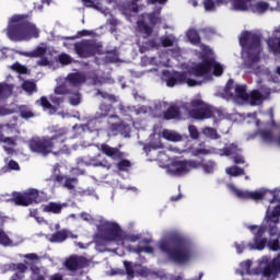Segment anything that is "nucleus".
<instances>
[{"instance_id": "1", "label": "nucleus", "mask_w": 280, "mask_h": 280, "mask_svg": "<svg viewBox=\"0 0 280 280\" xmlns=\"http://www.w3.org/2000/svg\"><path fill=\"white\" fill-rule=\"evenodd\" d=\"M159 248L165 253L174 264L182 266L188 264L194 257V243L187 236L179 233H172L160 242Z\"/></svg>"}, {"instance_id": "2", "label": "nucleus", "mask_w": 280, "mask_h": 280, "mask_svg": "<svg viewBox=\"0 0 280 280\" xmlns=\"http://www.w3.org/2000/svg\"><path fill=\"white\" fill-rule=\"evenodd\" d=\"M8 37L10 40H32L38 38L40 31L36 28V24L32 23V12L26 14H15L11 18L8 27Z\"/></svg>"}, {"instance_id": "3", "label": "nucleus", "mask_w": 280, "mask_h": 280, "mask_svg": "<svg viewBox=\"0 0 280 280\" xmlns=\"http://www.w3.org/2000/svg\"><path fill=\"white\" fill-rule=\"evenodd\" d=\"M240 45L247 54V59L252 65L261 59V36L250 31H244L240 36Z\"/></svg>"}, {"instance_id": "4", "label": "nucleus", "mask_w": 280, "mask_h": 280, "mask_svg": "<svg viewBox=\"0 0 280 280\" xmlns=\"http://www.w3.org/2000/svg\"><path fill=\"white\" fill-rule=\"evenodd\" d=\"M100 152L108 156L113 161H118L116 163V167L118 172H128L130 167H132V162L130 160L125 159L126 153L122 152L119 148H113L106 143H102L98 147Z\"/></svg>"}, {"instance_id": "5", "label": "nucleus", "mask_w": 280, "mask_h": 280, "mask_svg": "<svg viewBox=\"0 0 280 280\" xmlns=\"http://www.w3.org/2000/svg\"><path fill=\"white\" fill-rule=\"evenodd\" d=\"M102 51V44L95 39H82L74 43V54L79 58H93Z\"/></svg>"}, {"instance_id": "6", "label": "nucleus", "mask_w": 280, "mask_h": 280, "mask_svg": "<svg viewBox=\"0 0 280 280\" xmlns=\"http://www.w3.org/2000/svg\"><path fill=\"white\" fill-rule=\"evenodd\" d=\"M233 8L238 12H253L254 14H265L268 12L270 4L266 1L253 3V0H233Z\"/></svg>"}, {"instance_id": "7", "label": "nucleus", "mask_w": 280, "mask_h": 280, "mask_svg": "<svg viewBox=\"0 0 280 280\" xmlns=\"http://www.w3.org/2000/svg\"><path fill=\"white\" fill-rule=\"evenodd\" d=\"M11 200L16 205V207L38 205V202H40V192L36 188H31L24 192H13Z\"/></svg>"}, {"instance_id": "8", "label": "nucleus", "mask_w": 280, "mask_h": 280, "mask_svg": "<svg viewBox=\"0 0 280 280\" xmlns=\"http://www.w3.org/2000/svg\"><path fill=\"white\" fill-rule=\"evenodd\" d=\"M100 233L104 242H116V244H120L124 230L117 223L107 221L101 225Z\"/></svg>"}, {"instance_id": "9", "label": "nucleus", "mask_w": 280, "mask_h": 280, "mask_svg": "<svg viewBox=\"0 0 280 280\" xmlns=\"http://www.w3.org/2000/svg\"><path fill=\"white\" fill-rule=\"evenodd\" d=\"M190 106L192 109L189 110V115L192 119L202 121L203 119H211L213 117V109L201 100H192Z\"/></svg>"}, {"instance_id": "10", "label": "nucleus", "mask_w": 280, "mask_h": 280, "mask_svg": "<svg viewBox=\"0 0 280 280\" xmlns=\"http://www.w3.org/2000/svg\"><path fill=\"white\" fill-rule=\"evenodd\" d=\"M28 148L31 152L35 154H40L42 156H49L51 154V144L49 142V137H36L28 141Z\"/></svg>"}, {"instance_id": "11", "label": "nucleus", "mask_w": 280, "mask_h": 280, "mask_svg": "<svg viewBox=\"0 0 280 280\" xmlns=\"http://www.w3.org/2000/svg\"><path fill=\"white\" fill-rule=\"evenodd\" d=\"M197 167L196 160H176L172 162L170 172L173 176H185Z\"/></svg>"}, {"instance_id": "12", "label": "nucleus", "mask_w": 280, "mask_h": 280, "mask_svg": "<svg viewBox=\"0 0 280 280\" xmlns=\"http://www.w3.org/2000/svg\"><path fill=\"white\" fill-rule=\"evenodd\" d=\"M50 143V154H65L69 150L65 142L67 141V137H65V130H59L52 137L48 138Z\"/></svg>"}, {"instance_id": "13", "label": "nucleus", "mask_w": 280, "mask_h": 280, "mask_svg": "<svg viewBox=\"0 0 280 280\" xmlns=\"http://www.w3.org/2000/svg\"><path fill=\"white\" fill-rule=\"evenodd\" d=\"M21 56H25V58H40L37 61L38 67H49V59L45 57L47 54V48L38 46L33 51H22Z\"/></svg>"}, {"instance_id": "14", "label": "nucleus", "mask_w": 280, "mask_h": 280, "mask_svg": "<svg viewBox=\"0 0 280 280\" xmlns=\"http://www.w3.org/2000/svg\"><path fill=\"white\" fill-rule=\"evenodd\" d=\"M65 266L70 272H75V270L89 268V259L84 256H71L65 261Z\"/></svg>"}, {"instance_id": "15", "label": "nucleus", "mask_w": 280, "mask_h": 280, "mask_svg": "<svg viewBox=\"0 0 280 280\" xmlns=\"http://www.w3.org/2000/svg\"><path fill=\"white\" fill-rule=\"evenodd\" d=\"M211 65H213V60L209 59V57L207 56H203L202 62L192 67L190 73L196 78H202V75H207V73H210Z\"/></svg>"}, {"instance_id": "16", "label": "nucleus", "mask_w": 280, "mask_h": 280, "mask_svg": "<svg viewBox=\"0 0 280 280\" xmlns=\"http://www.w3.org/2000/svg\"><path fill=\"white\" fill-rule=\"evenodd\" d=\"M267 45L273 56H280V27L275 28L272 36L267 40Z\"/></svg>"}, {"instance_id": "17", "label": "nucleus", "mask_w": 280, "mask_h": 280, "mask_svg": "<svg viewBox=\"0 0 280 280\" xmlns=\"http://www.w3.org/2000/svg\"><path fill=\"white\" fill-rule=\"evenodd\" d=\"M195 163L197 166H195V170H202L205 172V174H213V172H215V161L213 160H208L205 161V159H202L201 161L195 160Z\"/></svg>"}, {"instance_id": "18", "label": "nucleus", "mask_w": 280, "mask_h": 280, "mask_svg": "<svg viewBox=\"0 0 280 280\" xmlns=\"http://www.w3.org/2000/svg\"><path fill=\"white\" fill-rule=\"evenodd\" d=\"M187 80V72L175 71L173 75L168 77L166 80V86L173 88L176 84H185Z\"/></svg>"}, {"instance_id": "19", "label": "nucleus", "mask_w": 280, "mask_h": 280, "mask_svg": "<svg viewBox=\"0 0 280 280\" xmlns=\"http://www.w3.org/2000/svg\"><path fill=\"white\" fill-rule=\"evenodd\" d=\"M183 115L180 114V107L178 105H171L163 113V119L166 121H171L172 119H180Z\"/></svg>"}, {"instance_id": "20", "label": "nucleus", "mask_w": 280, "mask_h": 280, "mask_svg": "<svg viewBox=\"0 0 280 280\" xmlns=\"http://www.w3.org/2000/svg\"><path fill=\"white\" fill-rule=\"evenodd\" d=\"M0 143L2 144L4 152L8 154H14V148H16V137L2 136Z\"/></svg>"}, {"instance_id": "21", "label": "nucleus", "mask_w": 280, "mask_h": 280, "mask_svg": "<svg viewBox=\"0 0 280 280\" xmlns=\"http://www.w3.org/2000/svg\"><path fill=\"white\" fill-rule=\"evenodd\" d=\"M67 81L71 86H80L86 82V75L80 72H72L67 75Z\"/></svg>"}, {"instance_id": "22", "label": "nucleus", "mask_w": 280, "mask_h": 280, "mask_svg": "<svg viewBox=\"0 0 280 280\" xmlns=\"http://www.w3.org/2000/svg\"><path fill=\"white\" fill-rule=\"evenodd\" d=\"M245 102H248L250 106H260V104H264L265 101L259 90H253L249 94H247V100Z\"/></svg>"}, {"instance_id": "23", "label": "nucleus", "mask_w": 280, "mask_h": 280, "mask_svg": "<svg viewBox=\"0 0 280 280\" xmlns=\"http://www.w3.org/2000/svg\"><path fill=\"white\" fill-rule=\"evenodd\" d=\"M266 194H270L272 196V199L270 200L271 205L277 202V195L272 190H267L265 192L249 191V200H264V198H266Z\"/></svg>"}, {"instance_id": "24", "label": "nucleus", "mask_w": 280, "mask_h": 280, "mask_svg": "<svg viewBox=\"0 0 280 280\" xmlns=\"http://www.w3.org/2000/svg\"><path fill=\"white\" fill-rule=\"evenodd\" d=\"M237 152H242V149H240V147L235 143H230L226 147H224L223 149L219 150V154L221 156H234L235 154H237Z\"/></svg>"}, {"instance_id": "25", "label": "nucleus", "mask_w": 280, "mask_h": 280, "mask_svg": "<svg viewBox=\"0 0 280 280\" xmlns=\"http://www.w3.org/2000/svg\"><path fill=\"white\" fill-rule=\"evenodd\" d=\"M12 93H14L13 84L0 82V100H8V97H12Z\"/></svg>"}, {"instance_id": "26", "label": "nucleus", "mask_w": 280, "mask_h": 280, "mask_svg": "<svg viewBox=\"0 0 280 280\" xmlns=\"http://www.w3.org/2000/svg\"><path fill=\"white\" fill-rule=\"evenodd\" d=\"M69 237L67 230L57 231L49 237L51 244H62Z\"/></svg>"}, {"instance_id": "27", "label": "nucleus", "mask_w": 280, "mask_h": 280, "mask_svg": "<svg viewBox=\"0 0 280 280\" xmlns=\"http://www.w3.org/2000/svg\"><path fill=\"white\" fill-rule=\"evenodd\" d=\"M110 113H113V105L101 104L100 113L96 114V119H104V117H110L113 119L115 115H110Z\"/></svg>"}, {"instance_id": "28", "label": "nucleus", "mask_w": 280, "mask_h": 280, "mask_svg": "<svg viewBox=\"0 0 280 280\" xmlns=\"http://www.w3.org/2000/svg\"><path fill=\"white\" fill-rule=\"evenodd\" d=\"M137 25H138V32H140V34H144V38H150V36H152L154 28L148 25L143 20H139L137 22Z\"/></svg>"}, {"instance_id": "29", "label": "nucleus", "mask_w": 280, "mask_h": 280, "mask_svg": "<svg viewBox=\"0 0 280 280\" xmlns=\"http://www.w3.org/2000/svg\"><path fill=\"white\" fill-rule=\"evenodd\" d=\"M44 211L46 213H54L55 215H58L62 213V205L50 201L48 205L45 206Z\"/></svg>"}, {"instance_id": "30", "label": "nucleus", "mask_w": 280, "mask_h": 280, "mask_svg": "<svg viewBox=\"0 0 280 280\" xmlns=\"http://www.w3.org/2000/svg\"><path fill=\"white\" fill-rule=\"evenodd\" d=\"M268 244V238H254V243H249V250H264Z\"/></svg>"}, {"instance_id": "31", "label": "nucleus", "mask_w": 280, "mask_h": 280, "mask_svg": "<svg viewBox=\"0 0 280 280\" xmlns=\"http://www.w3.org/2000/svg\"><path fill=\"white\" fill-rule=\"evenodd\" d=\"M21 170V166L19 165V162L14 160H10L5 166H3L0 170V176H3V174H8V172H19Z\"/></svg>"}, {"instance_id": "32", "label": "nucleus", "mask_w": 280, "mask_h": 280, "mask_svg": "<svg viewBox=\"0 0 280 280\" xmlns=\"http://www.w3.org/2000/svg\"><path fill=\"white\" fill-rule=\"evenodd\" d=\"M10 270L15 272V275H22V277H25V272H27V265L23 262H12L9 266Z\"/></svg>"}, {"instance_id": "33", "label": "nucleus", "mask_w": 280, "mask_h": 280, "mask_svg": "<svg viewBox=\"0 0 280 280\" xmlns=\"http://www.w3.org/2000/svg\"><path fill=\"white\" fill-rule=\"evenodd\" d=\"M258 135L262 141L266 143H272L275 142V133H272V130L270 129H260L258 131Z\"/></svg>"}, {"instance_id": "34", "label": "nucleus", "mask_w": 280, "mask_h": 280, "mask_svg": "<svg viewBox=\"0 0 280 280\" xmlns=\"http://www.w3.org/2000/svg\"><path fill=\"white\" fill-rule=\"evenodd\" d=\"M186 36L192 45H200V34L196 28L188 30Z\"/></svg>"}, {"instance_id": "35", "label": "nucleus", "mask_w": 280, "mask_h": 280, "mask_svg": "<svg viewBox=\"0 0 280 280\" xmlns=\"http://www.w3.org/2000/svg\"><path fill=\"white\" fill-rule=\"evenodd\" d=\"M226 172V175L228 176H232L234 178H236L237 176H244V174H246L244 172V168L237 166V165H233V166H230L225 170Z\"/></svg>"}, {"instance_id": "36", "label": "nucleus", "mask_w": 280, "mask_h": 280, "mask_svg": "<svg viewBox=\"0 0 280 280\" xmlns=\"http://www.w3.org/2000/svg\"><path fill=\"white\" fill-rule=\"evenodd\" d=\"M161 47V43L156 40V38L149 39L144 43L141 48V51H150L152 49H159Z\"/></svg>"}, {"instance_id": "37", "label": "nucleus", "mask_w": 280, "mask_h": 280, "mask_svg": "<svg viewBox=\"0 0 280 280\" xmlns=\"http://www.w3.org/2000/svg\"><path fill=\"white\" fill-rule=\"evenodd\" d=\"M163 139H166V141H180L182 137L179 133L164 129L162 131Z\"/></svg>"}, {"instance_id": "38", "label": "nucleus", "mask_w": 280, "mask_h": 280, "mask_svg": "<svg viewBox=\"0 0 280 280\" xmlns=\"http://www.w3.org/2000/svg\"><path fill=\"white\" fill-rule=\"evenodd\" d=\"M90 165L93 167H105V170H110L112 164L108 162V160L100 161L96 158L90 159Z\"/></svg>"}, {"instance_id": "39", "label": "nucleus", "mask_w": 280, "mask_h": 280, "mask_svg": "<svg viewBox=\"0 0 280 280\" xmlns=\"http://www.w3.org/2000/svg\"><path fill=\"white\" fill-rule=\"evenodd\" d=\"M209 60H212L211 69H213V75L220 78V75L224 73V68L222 67V65L215 61V58L210 57Z\"/></svg>"}, {"instance_id": "40", "label": "nucleus", "mask_w": 280, "mask_h": 280, "mask_svg": "<svg viewBox=\"0 0 280 280\" xmlns=\"http://www.w3.org/2000/svg\"><path fill=\"white\" fill-rule=\"evenodd\" d=\"M235 95L236 97H238V100H243V102H246V100H248V94L246 93V85L237 84L235 86Z\"/></svg>"}, {"instance_id": "41", "label": "nucleus", "mask_w": 280, "mask_h": 280, "mask_svg": "<svg viewBox=\"0 0 280 280\" xmlns=\"http://www.w3.org/2000/svg\"><path fill=\"white\" fill-rule=\"evenodd\" d=\"M36 104H39V106H42L44 110H52L54 113H56V107L51 105V103L49 102V100L46 98V96H42L39 101H36Z\"/></svg>"}, {"instance_id": "42", "label": "nucleus", "mask_w": 280, "mask_h": 280, "mask_svg": "<svg viewBox=\"0 0 280 280\" xmlns=\"http://www.w3.org/2000/svg\"><path fill=\"white\" fill-rule=\"evenodd\" d=\"M20 110V117L22 119H32L33 117H35L34 112H32L27 106L22 105L19 108Z\"/></svg>"}, {"instance_id": "43", "label": "nucleus", "mask_w": 280, "mask_h": 280, "mask_svg": "<svg viewBox=\"0 0 280 280\" xmlns=\"http://www.w3.org/2000/svg\"><path fill=\"white\" fill-rule=\"evenodd\" d=\"M139 240H141V235L139 234H128L126 232H122L119 244L124 245V242H139Z\"/></svg>"}, {"instance_id": "44", "label": "nucleus", "mask_w": 280, "mask_h": 280, "mask_svg": "<svg viewBox=\"0 0 280 280\" xmlns=\"http://www.w3.org/2000/svg\"><path fill=\"white\" fill-rule=\"evenodd\" d=\"M75 185H78V178L67 176L62 184V187L69 189L70 191H73V189H75Z\"/></svg>"}, {"instance_id": "45", "label": "nucleus", "mask_w": 280, "mask_h": 280, "mask_svg": "<svg viewBox=\"0 0 280 280\" xmlns=\"http://www.w3.org/2000/svg\"><path fill=\"white\" fill-rule=\"evenodd\" d=\"M22 89L28 93V95H32V93H36L37 91L36 83L34 81H24L22 83Z\"/></svg>"}, {"instance_id": "46", "label": "nucleus", "mask_w": 280, "mask_h": 280, "mask_svg": "<svg viewBox=\"0 0 280 280\" xmlns=\"http://www.w3.org/2000/svg\"><path fill=\"white\" fill-rule=\"evenodd\" d=\"M174 43H176V37L174 35L162 36L161 44L162 47H174Z\"/></svg>"}, {"instance_id": "47", "label": "nucleus", "mask_w": 280, "mask_h": 280, "mask_svg": "<svg viewBox=\"0 0 280 280\" xmlns=\"http://www.w3.org/2000/svg\"><path fill=\"white\" fill-rule=\"evenodd\" d=\"M203 135L206 137H208L209 139H212V140H218L220 139V136L218 135V130H215L214 128L212 127H206L203 129Z\"/></svg>"}, {"instance_id": "48", "label": "nucleus", "mask_w": 280, "mask_h": 280, "mask_svg": "<svg viewBox=\"0 0 280 280\" xmlns=\"http://www.w3.org/2000/svg\"><path fill=\"white\" fill-rule=\"evenodd\" d=\"M192 156H209V154H213V150L211 149H195L191 151Z\"/></svg>"}, {"instance_id": "49", "label": "nucleus", "mask_w": 280, "mask_h": 280, "mask_svg": "<svg viewBox=\"0 0 280 280\" xmlns=\"http://www.w3.org/2000/svg\"><path fill=\"white\" fill-rule=\"evenodd\" d=\"M124 267L129 279H135V268L132 267V262L125 260Z\"/></svg>"}, {"instance_id": "50", "label": "nucleus", "mask_w": 280, "mask_h": 280, "mask_svg": "<svg viewBox=\"0 0 280 280\" xmlns=\"http://www.w3.org/2000/svg\"><path fill=\"white\" fill-rule=\"evenodd\" d=\"M11 69L13 71H16V73H20L21 75H25L27 74V67L19 63V62H15L11 66Z\"/></svg>"}, {"instance_id": "51", "label": "nucleus", "mask_w": 280, "mask_h": 280, "mask_svg": "<svg viewBox=\"0 0 280 280\" xmlns=\"http://www.w3.org/2000/svg\"><path fill=\"white\" fill-rule=\"evenodd\" d=\"M67 176L60 174V173H55L50 176V180H52V183H58V185H62V183H65Z\"/></svg>"}, {"instance_id": "52", "label": "nucleus", "mask_w": 280, "mask_h": 280, "mask_svg": "<svg viewBox=\"0 0 280 280\" xmlns=\"http://www.w3.org/2000/svg\"><path fill=\"white\" fill-rule=\"evenodd\" d=\"M264 277H272V275H277V271L275 269V264L267 265L262 270Z\"/></svg>"}, {"instance_id": "53", "label": "nucleus", "mask_w": 280, "mask_h": 280, "mask_svg": "<svg viewBox=\"0 0 280 280\" xmlns=\"http://www.w3.org/2000/svg\"><path fill=\"white\" fill-rule=\"evenodd\" d=\"M32 272H33L32 280H45V275L40 272V268L33 267Z\"/></svg>"}, {"instance_id": "54", "label": "nucleus", "mask_w": 280, "mask_h": 280, "mask_svg": "<svg viewBox=\"0 0 280 280\" xmlns=\"http://www.w3.org/2000/svg\"><path fill=\"white\" fill-rule=\"evenodd\" d=\"M149 23L154 27V25H159L161 23V18L158 16L155 12L148 14Z\"/></svg>"}, {"instance_id": "55", "label": "nucleus", "mask_w": 280, "mask_h": 280, "mask_svg": "<svg viewBox=\"0 0 280 280\" xmlns=\"http://www.w3.org/2000/svg\"><path fill=\"white\" fill-rule=\"evenodd\" d=\"M12 241H10V236H8V234H5V232L0 231V244L2 246H10Z\"/></svg>"}, {"instance_id": "56", "label": "nucleus", "mask_w": 280, "mask_h": 280, "mask_svg": "<svg viewBox=\"0 0 280 280\" xmlns=\"http://www.w3.org/2000/svg\"><path fill=\"white\" fill-rule=\"evenodd\" d=\"M58 60L60 62V65H71L72 60H71V56L67 55V54H61L58 57Z\"/></svg>"}, {"instance_id": "57", "label": "nucleus", "mask_w": 280, "mask_h": 280, "mask_svg": "<svg viewBox=\"0 0 280 280\" xmlns=\"http://www.w3.org/2000/svg\"><path fill=\"white\" fill-rule=\"evenodd\" d=\"M69 101L72 106H79L80 102H82V96L78 92L70 96Z\"/></svg>"}, {"instance_id": "58", "label": "nucleus", "mask_w": 280, "mask_h": 280, "mask_svg": "<svg viewBox=\"0 0 280 280\" xmlns=\"http://www.w3.org/2000/svg\"><path fill=\"white\" fill-rule=\"evenodd\" d=\"M260 93H261L262 100L266 102V100H270V95L272 91L268 86H261Z\"/></svg>"}, {"instance_id": "59", "label": "nucleus", "mask_w": 280, "mask_h": 280, "mask_svg": "<svg viewBox=\"0 0 280 280\" xmlns=\"http://www.w3.org/2000/svg\"><path fill=\"white\" fill-rule=\"evenodd\" d=\"M203 8L207 12H213L215 10V2L213 0H205Z\"/></svg>"}, {"instance_id": "60", "label": "nucleus", "mask_w": 280, "mask_h": 280, "mask_svg": "<svg viewBox=\"0 0 280 280\" xmlns=\"http://www.w3.org/2000/svg\"><path fill=\"white\" fill-rule=\"evenodd\" d=\"M232 159H233L235 165H244L246 163L242 152H237Z\"/></svg>"}, {"instance_id": "61", "label": "nucleus", "mask_w": 280, "mask_h": 280, "mask_svg": "<svg viewBox=\"0 0 280 280\" xmlns=\"http://www.w3.org/2000/svg\"><path fill=\"white\" fill-rule=\"evenodd\" d=\"M235 196H237V198H242L243 200H250V191L236 189Z\"/></svg>"}, {"instance_id": "62", "label": "nucleus", "mask_w": 280, "mask_h": 280, "mask_svg": "<svg viewBox=\"0 0 280 280\" xmlns=\"http://www.w3.org/2000/svg\"><path fill=\"white\" fill-rule=\"evenodd\" d=\"M189 130V135L192 139H200V132L198 131V128H196V126L190 125L188 127Z\"/></svg>"}, {"instance_id": "63", "label": "nucleus", "mask_w": 280, "mask_h": 280, "mask_svg": "<svg viewBox=\"0 0 280 280\" xmlns=\"http://www.w3.org/2000/svg\"><path fill=\"white\" fill-rule=\"evenodd\" d=\"M67 93H69V90L65 85H58L55 89V94L56 95H67Z\"/></svg>"}, {"instance_id": "64", "label": "nucleus", "mask_w": 280, "mask_h": 280, "mask_svg": "<svg viewBox=\"0 0 280 280\" xmlns=\"http://www.w3.org/2000/svg\"><path fill=\"white\" fill-rule=\"evenodd\" d=\"M269 247L271 248V250H280L279 240H275L272 242H269Z\"/></svg>"}]
</instances>
